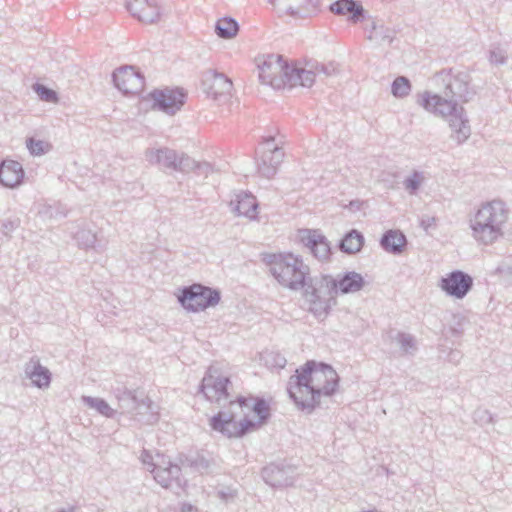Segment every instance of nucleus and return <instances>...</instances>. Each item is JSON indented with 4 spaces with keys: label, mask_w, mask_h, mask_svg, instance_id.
<instances>
[{
    "label": "nucleus",
    "mask_w": 512,
    "mask_h": 512,
    "mask_svg": "<svg viewBox=\"0 0 512 512\" xmlns=\"http://www.w3.org/2000/svg\"><path fill=\"white\" fill-rule=\"evenodd\" d=\"M229 384L228 377L210 367L202 379L200 391L210 402L219 405L229 402V409L212 416L209 425L228 438H238L264 424L270 416V408L264 399L239 397L236 401L230 400Z\"/></svg>",
    "instance_id": "1"
},
{
    "label": "nucleus",
    "mask_w": 512,
    "mask_h": 512,
    "mask_svg": "<svg viewBox=\"0 0 512 512\" xmlns=\"http://www.w3.org/2000/svg\"><path fill=\"white\" fill-rule=\"evenodd\" d=\"M339 377L332 366L308 361L289 378L287 392L298 409L311 413L322 396H331L338 387Z\"/></svg>",
    "instance_id": "2"
},
{
    "label": "nucleus",
    "mask_w": 512,
    "mask_h": 512,
    "mask_svg": "<svg viewBox=\"0 0 512 512\" xmlns=\"http://www.w3.org/2000/svg\"><path fill=\"white\" fill-rule=\"evenodd\" d=\"M259 80L273 89L310 88L317 77H328L335 73L333 64L307 63L304 67L289 65L279 54H267L256 58Z\"/></svg>",
    "instance_id": "3"
},
{
    "label": "nucleus",
    "mask_w": 512,
    "mask_h": 512,
    "mask_svg": "<svg viewBox=\"0 0 512 512\" xmlns=\"http://www.w3.org/2000/svg\"><path fill=\"white\" fill-rule=\"evenodd\" d=\"M508 209L500 200L482 203L469 219L472 237L480 244L491 245L503 236Z\"/></svg>",
    "instance_id": "4"
},
{
    "label": "nucleus",
    "mask_w": 512,
    "mask_h": 512,
    "mask_svg": "<svg viewBox=\"0 0 512 512\" xmlns=\"http://www.w3.org/2000/svg\"><path fill=\"white\" fill-rule=\"evenodd\" d=\"M456 98L432 94L428 91L420 94L418 104L426 111L443 118H448L452 130L451 137L458 144L464 143L471 135L469 120L462 106H459Z\"/></svg>",
    "instance_id": "5"
},
{
    "label": "nucleus",
    "mask_w": 512,
    "mask_h": 512,
    "mask_svg": "<svg viewBox=\"0 0 512 512\" xmlns=\"http://www.w3.org/2000/svg\"><path fill=\"white\" fill-rule=\"evenodd\" d=\"M264 261L270 267V273L284 287L299 290L306 286L309 267L300 256L292 253L268 254Z\"/></svg>",
    "instance_id": "6"
},
{
    "label": "nucleus",
    "mask_w": 512,
    "mask_h": 512,
    "mask_svg": "<svg viewBox=\"0 0 512 512\" xmlns=\"http://www.w3.org/2000/svg\"><path fill=\"white\" fill-rule=\"evenodd\" d=\"M145 158L151 165H157L164 170L189 173L198 169L206 175L211 171L209 163L197 162L187 154L178 153L167 147L148 148L145 151Z\"/></svg>",
    "instance_id": "7"
},
{
    "label": "nucleus",
    "mask_w": 512,
    "mask_h": 512,
    "mask_svg": "<svg viewBox=\"0 0 512 512\" xmlns=\"http://www.w3.org/2000/svg\"><path fill=\"white\" fill-rule=\"evenodd\" d=\"M305 286L304 296L310 303L309 310L316 316L326 315L328 310L336 304L337 283L329 275L310 278Z\"/></svg>",
    "instance_id": "8"
},
{
    "label": "nucleus",
    "mask_w": 512,
    "mask_h": 512,
    "mask_svg": "<svg viewBox=\"0 0 512 512\" xmlns=\"http://www.w3.org/2000/svg\"><path fill=\"white\" fill-rule=\"evenodd\" d=\"M113 395L117 401L118 415L135 413L137 409L145 408L151 411L149 417L145 419V424H153L158 420L157 405L151 399L138 390H129L125 386H117L113 388Z\"/></svg>",
    "instance_id": "9"
},
{
    "label": "nucleus",
    "mask_w": 512,
    "mask_h": 512,
    "mask_svg": "<svg viewBox=\"0 0 512 512\" xmlns=\"http://www.w3.org/2000/svg\"><path fill=\"white\" fill-rule=\"evenodd\" d=\"M220 291L202 284L184 287L178 296V301L184 309L191 312L203 311L219 303Z\"/></svg>",
    "instance_id": "10"
},
{
    "label": "nucleus",
    "mask_w": 512,
    "mask_h": 512,
    "mask_svg": "<svg viewBox=\"0 0 512 512\" xmlns=\"http://www.w3.org/2000/svg\"><path fill=\"white\" fill-rule=\"evenodd\" d=\"M436 78L443 84L446 97L468 102L474 95V91L470 88L471 76L466 70L444 69L436 75Z\"/></svg>",
    "instance_id": "11"
},
{
    "label": "nucleus",
    "mask_w": 512,
    "mask_h": 512,
    "mask_svg": "<svg viewBox=\"0 0 512 512\" xmlns=\"http://www.w3.org/2000/svg\"><path fill=\"white\" fill-rule=\"evenodd\" d=\"M155 481L163 488H182L185 481L181 478V467L173 464L169 458L157 453L156 468L151 469Z\"/></svg>",
    "instance_id": "12"
},
{
    "label": "nucleus",
    "mask_w": 512,
    "mask_h": 512,
    "mask_svg": "<svg viewBox=\"0 0 512 512\" xmlns=\"http://www.w3.org/2000/svg\"><path fill=\"white\" fill-rule=\"evenodd\" d=\"M439 286L448 296L463 299L473 287V278L461 270H454L441 278Z\"/></svg>",
    "instance_id": "13"
},
{
    "label": "nucleus",
    "mask_w": 512,
    "mask_h": 512,
    "mask_svg": "<svg viewBox=\"0 0 512 512\" xmlns=\"http://www.w3.org/2000/svg\"><path fill=\"white\" fill-rule=\"evenodd\" d=\"M153 108L168 115H174L184 105L185 94L181 89L154 90L150 93Z\"/></svg>",
    "instance_id": "14"
},
{
    "label": "nucleus",
    "mask_w": 512,
    "mask_h": 512,
    "mask_svg": "<svg viewBox=\"0 0 512 512\" xmlns=\"http://www.w3.org/2000/svg\"><path fill=\"white\" fill-rule=\"evenodd\" d=\"M299 238L317 260L324 262L330 258V243L320 230L301 229L299 230Z\"/></svg>",
    "instance_id": "15"
},
{
    "label": "nucleus",
    "mask_w": 512,
    "mask_h": 512,
    "mask_svg": "<svg viewBox=\"0 0 512 512\" xmlns=\"http://www.w3.org/2000/svg\"><path fill=\"white\" fill-rule=\"evenodd\" d=\"M112 78L115 87L124 94H137L144 87V77L132 66L116 69Z\"/></svg>",
    "instance_id": "16"
},
{
    "label": "nucleus",
    "mask_w": 512,
    "mask_h": 512,
    "mask_svg": "<svg viewBox=\"0 0 512 512\" xmlns=\"http://www.w3.org/2000/svg\"><path fill=\"white\" fill-rule=\"evenodd\" d=\"M261 475L271 487H285L294 483L296 468L286 463H271L262 469Z\"/></svg>",
    "instance_id": "17"
},
{
    "label": "nucleus",
    "mask_w": 512,
    "mask_h": 512,
    "mask_svg": "<svg viewBox=\"0 0 512 512\" xmlns=\"http://www.w3.org/2000/svg\"><path fill=\"white\" fill-rule=\"evenodd\" d=\"M127 10L144 23H155L161 15V4L158 0H126Z\"/></svg>",
    "instance_id": "18"
},
{
    "label": "nucleus",
    "mask_w": 512,
    "mask_h": 512,
    "mask_svg": "<svg viewBox=\"0 0 512 512\" xmlns=\"http://www.w3.org/2000/svg\"><path fill=\"white\" fill-rule=\"evenodd\" d=\"M202 85L205 93L214 100L226 97L232 89L231 80L214 70H207L203 74Z\"/></svg>",
    "instance_id": "19"
},
{
    "label": "nucleus",
    "mask_w": 512,
    "mask_h": 512,
    "mask_svg": "<svg viewBox=\"0 0 512 512\" xmlns=\"http://www.w3.org/2000/svg\"><path fill=\"white\" fill-rule=\"evenodd\" d=\"M274 140L275 138L273 136H269L265 139L268 149L262 154L261 163L258 164L259 173L268 179L276 174L279 165L284 159L282 148L278 146L270 147V144L273 143Z\"/></svg>",
    "instance_id": "20"
},
{
    "label": "nucleus",
    "mask_w": 512,
    "mask_h": 512,
    "mask_svg": "<svg viewBox=\"0 0 512 512\" xmlns=\"http://www.w3.org/2000/svg\"><path fill=\"white\" fill-rule=\"evenodd\" d=\"M367 39L376 47L389 46L396 35L394 29L385 26L382 20L371 19L370 24L366 26Z\"/></svg>",
    "instance_id": "21"
},
{
    "label": "nucleus",
    "mask_w": 512,
    "mask_h": 512,
    "mask_svg": "<svg viewBox=\"0 0 512 512\" xmlns=\"http://www.w3.org/2000/svg\"><path fill=\"white\" fill-rule=\"evenodd\" d=\"M280 13L304 16L316 7V0H268Z\"/></svg>",
    "instance_id": "22"
},
{
    "label": "nucleus",
    "mask_w": 512,
    "mask_h": 512,
    "mask_svg": "<svg viewBox=\"0 0 512 512\" xmlns=\"http://www.w3.org/2000/svg\"><path fill=\"white\" fill-rule=\"evenodd\" d=\"M24 170L22 165L14 160H5L0 165V183L8 188H15L22 183Z\"/></svg>",
    "instance_id": "23"
},
{
    "label": "nucleus",
    "mask_w": 512,
    "mask_h": 512,
    "mask_svg": "<svg viewBox=\"0 0 512 512\" xmlns=\"http://www.w3.org/2000/svg\"><path fill=\"white\" fill-rule=\"evenodd\" d=\"M25 376L38 388H47L51 382V373L42 366L38 358L33 357L25 364Z\"/></svg>",
    "instance_id": "24"
},
{
    "label": "nucleus",
    "mask_w": 512,
    "mask_h": 512,
    "mask_svg": "<svg viewBox=\"0 0 512 512\" xmlns=\"http://www.w3.org/2000/svg\"><path fill=\"white\" fill-rule=\"evenodd\" d=\"M330 11L336 15H347L352 23L365 18L363 6L356 0H337L330 5Z\"/></svg>",
    "instance_id": "25"
},
{
    "label": "nucleus",
    "mask_w": 512,
    "mask_h": 512,
    "mask_svg": "<svg viewBox=\"0 0 512 512\" xmlns=\"http://www.w3.org/2000/svg\"><path fill=\"white\" fill-rule=\"evenodd\" d=\"M234 205L233 211L239 216H245L250 220L257 217L258 202L250 192H240L236 195L235 200L231 201Z\"/></svg>",
    "instance_id": "26"
},
{
    "label": "nucleus",
    "mask_w": 512,
    "mask_h": 512,
    "mask_svg": "<svg viewBox=\"0 0 512 512\" xmlns=\"http://www.w3.org/2000/svg\"><path fill=\"white\" fill-rule=\"evenodd\" d=\"M406 244V236L399 230L390 229L380 239L382 249L393 255H400L404 251Z\"/></svg>",
    "instance_id": "27"
},
{
    "label": "nucleus",
    "mask_w": 512,
    "mask_h": 512,
    "mask_svg": "<svg viewBox=\"0 0 512 512\" xmlns=\"http://www.w3.org/2000/svg\"><path fill=\"white\" fill-rule=\"evenodd\" d=\"M335 280L337 283V292L340 291L342 294L358 292L365 284L363 276L354 271L338 275V278Z\"/></svg>",
    "instance_id": "28"
},
{
    "label": "nucleus",
    "mask_w": 512,
    "mask_h": 512,
    "mask_svg": "<svg viewBox=\"0 0 512 512\" xmlns=\"http://www.w3.org/2000/svg\"><path fill=\"white\" fill-rule=\"evenodd\" d=\"M363 244V234L353 229L343 237V239L340 241L339 247L342 252L354 254L361 250Z\"/></svg>",
    "instance_id": "29"
},
{
    "label": "nucleus",
    "mask_w": 512,
    "mask_h": 512,
    "mask_svg": "<svg viewBox=\"0 0 512 512\" xmlns=\"http://www.w3.org/2000/svg\"><path fill=\"white\" fill-rule=\"evenodd\" d=\"M83 402L90 408L95 409L101 415L107 418H116L118 416V409L112 408L107 401L102 398L83 396Z\"/></svg>",
    "instance_id": "30"
},
{
    "label": "nucleus",
    "mask_w": 512,
    "mask_h": 512,
    "mask_svg": "<svg viewBox=\"0 0 512 512\" xmlns=\"http://www.w3.org/2000/svg\"><path fill=\"white\" fill-rule=\"evenodd\" d=\"M239 25L234 18L224 17L219 19L215 25V33L223 39H231L237 35Z\"/></svg>",
    "instance_id": "31"
},
{
    "label": "nucleus",
    "mask_w": 512,
    "mask_h": 512,
    "mask_svg": "<svg viewBox=\"0 0 512 512\" xmlns=\"http://www.w3.org/2000/svg\"><path fill=\"white\" fill-rule=\"evenodd\" d=\"M181 463L183 466H189L201 474L210 472L212 466L211 461L201 455H197L193 458H186L185 460H182Z\"/></svg>",
    "instance_id": "32"
},
{
    "label": "nucleus",
    "mask_w": 512,
    "mask_h": 512,
    "mask_svg": "<svg viewBox=\"0 0 512 512\" xmlns=\"http://www.w3.org/2000/svg\"><path fill=\"white\" fill-rule=\"evenodd\" d=\"M411 91V83L405 76H398L392 83L391 93L396 98H404Z\"/></svg>",
    "instance_id": "33"
},
{
    "label": "nucleus",
    "mask_w": 512,
    "mask_h": 512,
    "mask_svg": "<svg viewBox=\"0 0 512 512\" xmlns=\"http://www.w3.org/2000/svg\"><path fill=\"white\" fill-rule=\"evenodd\" d=\"M75 240L78 243V246L83 249L95 248V243L97 240L96 234L89 229H80L74 235Z\"/></svg>",
    "instance_id": "34"
},
{
    "label": "nucleus",
    "mask_w": 512,
    "mask_h": 512,
    "mask_svg": "<svg viewBox=\"0 0 512 512\" xmlns=\"http://www.w3.org/2000/svg\"><path fill=\"white\" fill-rule=\"evenodd\" d=\"M395 340L405 354H413L417 350L416 340L411 334L398 332Z\"/></svg>",
    "instance_id": "35"
},
{
    "label": "nucleus",
    "mask_w": 512,
    "mask_h": 512,
    "mask_svg": "<svg viewBox=\"0 0 512 512\" xmlns=\"http://www.w3.org/2000/svg\"><path fill=\"white\" fill-rule=\"evenodd\" d=\"M424 181V176L421 172L414 171L411 175L405 178L403 185L405 189L411 194H415Z\"/></svg>",
    "instance_id": "36"
},
{
    "label": "nucleus",
    "mask_w": 512,
    "mask_h": 512,
    "mask_svg": "<svg viewBox=\"0 0 512 512\" xmlns=\"http://www.w3.org/2000/svg\"><path fill=\"white\" fill-rule=\"evenodd\" d=\"M34 91L39 96V98L46 102L56 103L58 101V96L56 91L46 87L45 85L36 83L33 86Z\"/></svg>",
    "instance_id": "37"
},
{
    "label": "nucleus",
    "mask_w": 512,
    "mask_h": 512,
    "mask_svg": "<svg viewBox=\"0 0 512 512\" xmlns=\"http://www.w3.org/2000/svg\"><path fill=\"white\" fill-rule=\"evenodd\" d=\"M38 216L42 220L58 219L64 217L65 213L60 211V208L57 206L42 205L41 208L38 210Z\"/></svg>",
    "instance_id": "38"
},
{
    "label": "nucleus",
    "mask_w": 512,
    "mask_h": 512,
    "mask_svg": "<svg viewBox=\"0 0 512 512\" xmlns=\"http://www.w3.org/2000/svg\"><path fill=\"white\" fill-rule=\"evenodd\" d=\"M27 148L32 155L40 156L47 152L48 144L42 140L28 138L26 141Z\"/></svg>",
    "instance_id": "39"
},
{
    "label": "nucleus",
    "mask_w": 512,
    "mask_h": 512,
    "mask_svg": "<svg viewBox=\"0 0 512 512\" xmlns=\"http://www.w3.org/2000/svg\"><path fill=\"white\" fill-rule=\"evenodd\" d=\"M474 422L484 426L494 422L492 414L487 409H477L473 414Z\"/></svg>",
    "instance_id": "40"
},
{
    "label": "nucleus",
    "mask_w": 512,
    "mask_h": 512,
    "mask_svg": "<svg viewBox=\"0 0 512 512\" xmlns=\"http://www.w3.org/2000/svg\"><path fill=\"white\" fill-rule=\"evenodd\" d=\"M140 460L146 466L147 470L151 472L153 467L156 468L157 454L154 456L150 451L143 450L140 455Z\"/></svg>",
    "instance_id": "41"
},
{
    "label": "nucleus",
    "mask_w": 512,
    "mask_h": 512,
    "mask_svg": "<svg viewBox=\"0 0 512 512\" xmlns=\"http://www.w3.org/2000/svg\"><path fill=\"white\" fill-rule=\"evenodd\" d=\"M506 54L501 49H494L490 51V62L496 65L504 64Z\"/></svg>",
    "instance_id": "42"
},
{
    "label": "nucleus",
    "mask_w": 512,
    "mask_h": 512,
    "mask_svg": "<svg viewBox=\"0 0 512 512\" xmlns=\"http://www.w3.org/2000/svg\"><path fill=\"white\" fill-rule=\"evenodd\" d=\"M218 496L225 502H228L236 496V490L231 488H222L218 491Z\"/></svg>",
    "instance_id": "43"
},
{
    "label": "nucleus",
    "mask_w": 512,
    "mask_h": 512,
    "mask_svg": "<svg viewBox=\"0 0 512 512\" xmlns=\"http://www.w3.org/2000/svg\"><path fill=\"white\" fill-rule=\"evenodd\" d=\"M270 356L272 358L271 364L273 366L278 367V368L285 367L287 360L283 355H281L280 353H271Z\"/></svg>",
    "instance_id": "44"
},
{
    "label": "nucleus",
    "mask_w": 512,
    "mask_h": 512,
    "mask_svg": "<svg viewBox=\"0 0 512 512\" xmlns=\"http://www.w3.org/2000/svg\"><path fill=\"white\" fill-rule=\"evenodd\" d=\"M151 411H147L145 410V408H141V409H137L135 411L134 414H132V416L134 418H136L137 416H139V418H137L138 421L142 422V423H145V419H147L149 417V414H150Z\"/></svg>",
    "instance_id": "45"
},
{
    "label": "nucleus",
    "mask_w": 512,
    "mask_h": 512,
    "mask_svg": "<svg viewBox=\"0 0 512 512\" xmlns=\"http://www.w3.org/2000/svg\"><path fill=\"white\" fill-rule=\"evenodd\" d=\"M461 357L459 351H451L449 354V361L450 362H458L459 358Z\"/></svg>",
    "instance_id": "46"
},
{
    "label": "nucleus",
    "mask_w": 512,
    "mask_h": 512,
    "mask_svg": "<svg viewBox=\"0 0 512 512\" xmlns=\"http://www.w3.org/2000/svg\"><path fill=\"white\" fill-rule=\"evenodd\" d=\"M181 512H197V509L191 504H183Z\"/></svg>",
    "instance_id": "47"
},
{
    "label": "nucleus",
    "mask_w": 512,
    "mask_h": 512,
    "mask_svg": "<svg viewBox=\"0 0 512 512\" xmlns=\"http://www.w3.org/2000/svg\"><path fill=\"white\" fill-rule=\"evenodd\" d=\"M56 512H75V509L73 507H68L57 510Z\"/></svg>",
    "instance_id": "48"
},
{
    "label": "nucleus",
    "mask_w": 512,
    "mask_h": 512,
    "mask_svg": "<svg viewBox=\"0 0 512 512\" xmlns=\"http://www.w3.org/2000/svg\"><path fill=\"white\" fill-rule=\"evenodd\" d=\"M452 330H453L454 333H460L461 332L459 329H457L455 327H453Z\"/></svg>",
    "instance_id": "49"
},
{
    "label": "nucleus",
    "mask_w": 512,
    "mask_h": 512,
    "mask_svg": "<svg viewBox=\"0 0 512 512\" xmlns=\"http://www.w3.org/2000/svg\"><path fill=\"white\" fill-rule=\"evenodd\" d=\"M457 318L459 319L458 324L460 325V324H461V323H460V320H464V318H463V317H457Z\"/></svg>",
    "instance_id": "50"
}]
</instances>
